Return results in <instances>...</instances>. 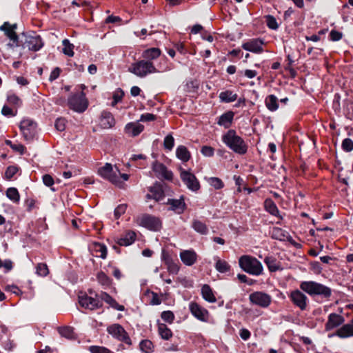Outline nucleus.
<instances>
[{"label":"nucleus","mask_w":353,"mask_h":353,"mask_svg":"<svg viewBox=\"0 0 353 353\" xmlns=\"http://www.w3.org/2000/svg\"><path fill=\"white\" fill-rule=\"evenodd\" d=\"M344 322L345 319L343 316L336 313L330 314L325 325V330L330 331L340 325L342 326L336 332L330 334L329 337L338 336L343 339L353 337V319L348 323L343 324Z\"/></svg>","instance_id":"f257e3e1"},{"label":"nucleus","mask_w":353,"mask_h":353,"mask_svg":"<svg viewBox=\"0 0 353 353\" xmlns=\"http://www.w3.org/2000/svg\"><path fill=\"white\" fill-rule=\"evenodd\" d=\"M222 141L230 150L238 154H245L248 151V145L239 137L234 130H229L222 136Z\"/></svg>","instance_id":"f03ea898"},{"label":"nucleus","mask_w":353,"mask_h":353,"mask_svg":"<svg viewBox=\"0 0 353 353\" xmlns=\"http://www.w3.org/2000/svg\"><path fill=\"white\" fill-rule=\"evenodd\" d=\"M300 288L310 296H320L328 299L332 295V290L321 283L313 281H302Z\"/></svg>","instance_id":"7ed1b4c3"},{"label":"nucleus","mask_w":353,"mask_h":353,"mask_svg":"<svg viewBox=\"0 0 353 353\" xmlns=\"http://www.w3.org/2000/svg\"><path fill=\"white\" fill-rule=\"evenodd\" d=\"M239 263L241 268L250 274L259 276L263 273V265L255 257L243 255L239 258Z\"/></svg>","instance_id":"20e7f679"},{"label":"nucleus","mask_w":353,"mask_h":353,"mask_svg":"<svg viewBox=\"0 0 353 353\" xmlns=\"http://www.w3.org/2000/svg\"><path fill=\"white\" fill-rule=\"evenodd\" d=\"M128 72L144 78L150 74L159 72V70L152 61L143 59L132 63L128 68Z\"/></svg>","instance_id":"39448f33"},{"label":"nucleus","mask_w":353,"mask_h":353,"mask_svg":"<svg viewBox=\"0 0 353 353\" xmlns=\"http://www.w3.org/2000/svg\"><path fill=\"white\" fill-rule=\"evenodd\" d=\"M98 174L103 179L109 181L115 185L121 188L123 185L119 176V170L117 168L115 170L113 169L112 164L106 163L103 166L98 170Z\"/></svg>","instance_id":"423d86ee"},{"label":"nucleus","mask_w":353,"mask_h":353,"mask_svg":"<svg viewBox=\"0 0 353 353\" xmlns=\"http://www.w3.org/2000/svg\"><path fill=\"white\" fill-rule=\"evenodd\" d=\"M21 39L22 48H28V50L32 51H38L43 46L42 39L35 32H32L30 34L23 33Z\"/></svg>","instance_id":"0eeeda50"},{"label":"nucleus","mask_w":353,"mask_h":353,"mask_svg":"<svg viewBox=\"0 0 353 353\" xmlns=\"http://www.w3.org/2000/svg\"><path fill=\"white\" fill-rule=\"evenodd\" d=\"M68 105L77 112H83L88 108V102L83 92L72 94L68 98Z\"/></svg>","instance_id":"6e6552de"},{"label":"nucleus","mask_w":353,"mask_h":353,"mask_svg":"<svg viewBox=\"0 0 353 353\" xmlns=\"http://www.w3.org/2000/svg\"><path fill=\"white\" fill-rule=\"evenodd\" d=\"M137 222L139 225L152 231H159L161 228L160 219L150 214H143L139 216Z\"/></svg>","instance_id":"1a4fd4ad"},{"label":"nucleus","mask_w":353,"mask_h":353,"mask_svg":"<svg viewBox=\"0 0 353 353\" xmlns=\"http://www.w3.org/2000/svg\"><path fill=\"white\" fill-rule=\"evenodd\" d=\"M107 331L114 338L123 342L128 346L132 345V341L128 334L121 325L117 323L113 324L107 328Z\"/></svg>","instance_id":"9d476101"},{"label":"nucleus","mask_w":353,"mask_h":353,"mask_svg":"<svg viewBox=\"0 0 353 353\" xmlns=\"http://www.w3.org/2000/svg\"><path fill=\"white\" fill-rule=\"evenodd\" d=\"M19 128L26 141L32 140L37 134V123L30 119L22 120Z\"/></svg>","instance_id":"9b49d317"},{"label":"nucleus","mask_w":353,"mask_h":353,"mask_svg":"<svg viewBox=\"0 0 353 353\" xmlns=\"http://www.w3.org/2000/svg\"><path fill=\"white\" fill-rule=\"evenodd\" d=\"M249 299L252 304L264 308L268 307L272 302L271 296L261 291L251 293L249 295Z\"/></svg>","instance_id":"f8f14e48"},{"label":"nucleus","mask_w":353,"mask_h":353,"mask_svg":"<svg viewBox=\"0 0 353 353\" xmlns=\"http://www.w3.org/2000/svg\"><path fill=\"white\" fill-rule=\"evenodd\" d=\"M180 176L182 181L187 188L193 191L196 192L200 188V183L195 175L189 171L181 170Z\"/></svg>","instance_id":"ddd939ff"},{"label":"nucleus","mask_w":353,"mask_h":353,"mask_svg":"<svg viewBox=\"0 0 353 353\" xmlns=\"http://www.w3.org/2000/svg\"><path fill=\"white\" fill-rule=\"evenodd\" d=\"M293 304L301 310H305L307 306L308 299L307 296L299 290L292 291L289 296Z\"/></svg>","instance_id":"4468645a"},{"label":"nucleus","mask_w":353,"mask_h":353,"mask_svg":"<svg viewBox=\"0 0 353 353\" xmlns=\"http://www.w3.org/2000/svg\"><path fill=\"white\" fill-rule=\"evenodd\" d=\"M79 303L81 307L90 310L100 308L103 305L100 299H95L86 294L79 296Z\"/></svg>","instance_id":"2eb2a0df"},{"label":"nucleus","mask_w":353,"mask_h":353,"mask_svg":"<svg viewBox=\"0 0 353 353\" xmlns=\"http://www.w3.org/2000/svg\"><path fill=\"white\" fill-rule=\"evenodd\" d=\"M189 308L192 314L198 320L203 322H207L208 321V311L200 306L198 303L195 302H191L189 305Z\"/></svg>","instance_id":"dca6fc26"},{"label":"nucleus","mask_w":353,"mask_h":353,"mask_svg":"<svg viewBox=\"0 0 353 353\" xmlns=\"http://www.w3.org/2000/svg\"><path fill=\"white\" fill-rule=\"evenodd\" d=\"M152 170L155 172L157 176L159 179L172 180V172L168 170L166 166L161 163L155 161L152 164Z\"/></svg>","instance_id":"f3484780"},{"label":"nucleus","mask_w":353,"mask_h":353,"mask_svg":"<svg viewBox=\"0 0 353 353\" xmlns=\"http://www.w3.org/2000/svg\"><path fill=\"white\" fill-rule=\"evenodd\" d=\"M167 204L170 206L169 210H172L179 214H182L186 208V204L183 195L181 196L179 199H168Z\"/></svg>","instance_id":"a211bd4d"},{"label":"nucleus","mask_w":353,"mask_h":353,"mask_svg":"<svg viewBox=\"0 0 353 353\" xmlns=\"http://www.w3.org/2000/svg\"><path fill=\"white\" fill-rule=\"evenodd\" d=\"M163 184L156 182L152 186L149 188L151 194H147L148 199L152 198L157 201H161L165 196Z\"/></svg>","instance_id":"6ab92c4d"},{"label":"nucleus","mask_w":353,"mask_h":353,"mask_svg":"<svg viewBox=\"0 0 353 353\" xmlns=\"http://www.w3.org/2000/svg\"><path fill=\"white\" fill-rule=\"evenodd\" d=\"M263 44V42L261 40L254 39L243 43L242 48L245 50L254 53H261L263 50L262 47Z\"/></svg>","instance_id":"aec40b11"},{"label":"nucleus","mask_w":353,"mask_h":353,"mask_svg":"<svg viewBox=\"0 0 353 353\" xmlns=\"http://www.w3.org/2000/svg\"><path fill=\"white\" fill-rule=\"evenodd\" d=\"M136 237L137 234L135 232L128 230L122 236L117 238L116 243L120 246H128L135 241Z\"/></svg>","instance_id":"412c9836"},{"label":"nucleus","mask_w":353,"mask_h":353,"mask_svg":"<svg viewBox=\"0 0 353 353\" xmlns=\"http://www.w3.org/2000/svg\"><path fill=\"white\" fill-rule=\"evenodd\" d=\"M180 258L185 265L191 266L196 261L197 254L192 250H183L180 253Z\"/></svg>","instance_id":"4be33fe9"},{"label":"nucleus","mask_w":353,"mask_h":353,"mask_svg":"<svg viewBox=\"0 0 353 353\" xmlns=\"http://www.w3.org/2000/svg\"><path fill=\"white\" fill-rule=\"evenodd\" d=\"M99 296L101 302L103 301L106 303L109 304L112 308L118 311H123L125 307L123 305H119L117 301L113 299L110 294L106 292H101L100 295H96Z\"/></svg>","instance_id":"5701e85b"},{"label":"nucleus","mask_w":353,"mask_h":353,"mask_svg":"<svg viewBox=\"0 0 353 353\" xmlns=\"http://www.w3.org/2000/svg\"><path fill=\"white\" fill-rule=\"evenodd\" d=\"M270 236L276 240L279 241H289L292 239V237L290 236L289 233L285 230L280 228L274 227L270 231Z\"/></svg>","instance_id":"b1692460"},{"label":"nucleus","mask_w":353,"mask_h":353,"mask_svg":"<svg viewBox=\"0 0 353 353\" xmlns=\"http://www.w3.org/2000/svg\"><path fill=\"white\" fill-rule=\"evenodd\" d=\"M234 116L233 112L228 111L218 118L217 124L225 128H229L232 125Z\"/></svg>","instance_id":"393cba45"},{"label":"nucleus","mask_w":353,"mask_h":353,"mask_svg":"<svg viewBox=\"0 0 353 353\" xmlns=\"http://www.w3.org/2000/svg\"><path fill=\"white\" fill-rule=\"evenodd\" d=\"M100 123L103 128L108 129L112 128L115 124L113 115L110 112H102Z\"/></svg>","instance_id":"a878e982"},{"label":"nucleus","mask_w":353,"mask_h":353,"mask_svg":"<svg viewBox=\"0 0 353 353\" xmlns=\"http://www.w3.org/2000/svg\"><path fill=\"white\" fill-rule=\"evenodd\" d=\"M143 125L139 123H129L125 127L126 133L132 136H137L143 130Z\"/></svg>","instance_id":"bb28decb"},{"label":"nucleus","mask_w":353,"mask_h":353,"mask_svg":"<svg viewBox=\"0 0 353 353\" xmlns=\"http://www.w3.org/2000/svg\"><path fill=\"white\" fill-rule=\"evenodd\" d=\"M161 54V50L157 48H151L144 50L142 57L144 60L150 61L157 59Z\"/></svg>","instance_id":"cd10ccee"},{"label":"nucleus","mask_w":353,"mask_h":353,"mask_svg":"<svg viewBox=\"0 0 353 353\" xmlns=\"http://www.w3.org/2000/svg\"><path fill=\"white\" fill-rule=\"evenodd\" d=\"M265 208L270 214L273 216L279 217L280 219H283V216L280 214L279 210L275 204V203L271 199H266L265 201Z\"/></svg>","instance_id":"c85d7f7f"},{"label":"nucleus","mask_w":353,"mask_h":353,"mask_svg":"<svg viewBox=\"0 0 353 353\" xmlns=\"http://www.w3.org/2000/svg\"><path fill=\"white\" fill-rule=\"evenodd\" d=\"M162 256L165 265H167V269L169 273L176 274L179 270V267L178 265L174 263L170 257L166 256L164 253V251L163 252Z\"/></svg>","instance_id":"c756f323"},{"label":"nucleus","mask_w":353,"mask_h":353,"mask_svg":"<svg viewBox=\"0 0 353 353\" xmlns=\"http://www.w3.org/2000/svg\"><path fill=\"white\" fill-rule=\"evenodd\" d=\"M266 108L271 112H274L279 108L278 98L274 94H270L265 99Z\"/></svg>","instance_id":"7c9ffc66"},{"label":"nucleus","mask_w":353,"mask_h":353,"mask_svg":"<svg viewBox=\"0 0 353 353\" xmlns=\"http://www.w3.org/2000/svg\"><path fill=\"white\" fill-rule=\"evenodd\" d=\"M201 294L203 298L209 303H215L216 297L214 295L212 288L210 285L205 284L201 288Z\"/></svg>","instance_id":"2f4dec72"},{"label":"nucleus","mask_w":353,"mask_h":353,"mask_svg":"<svg viewBox=\"0 0 353 353\" xmlns=\"http://www.w3.org/2000/svg\"><path fill=\"white\" fill-rule=\"evenodd\" d=\"M176 157L183 162H187L191 157V154L188 148L184 145H179L176 150Z\"/></svg>","instance_id":"473e14b6"},{"label":"nucleus","mask_w":353,"mask_h":353,"mask_svg":"<svg viewBox=\"0 0 353 353\" xmlns=\"http://www.w3.org/2000/svg\"><path fill=\"white\" fill-rule=\"evenodd\" d=\"M191 227L198 233L201 234H207L208 228L205 223L198 220L194 219L192 222Z\"/></svg>","instance_id":"72a5a7b5"},{"label":"nucleus","mask_w":353,"mask_h":353,"mask_svg":"<svg viewBox=\"0 0 353 353\" xmlns=\"http://www.w3.org/2000/svg\"><path fill=\"white\" fill-rule=\"evenodd\" d=\"M219 99L221 102L230 103L237 99V94L231 90H225L219 94Z\"/></svg>","instance_id":"f704fd0d"},{"label":"nucleus","mask_w":353,"mask_h":353,"mask_svg":"<svg viewBox=\"0 0 353 353\" xmlns=\"http://www.w3.org/2000/svg\"><path fill=\"white\" fill-rule=\"evenodd\" d=\"M59 334L68 339H75L76 335L74 332L73 327L70 326L60 327L58 328Z\"/></svg>","instance_id":"c9c22d12"},{"label":"nucleus","mask_w":353,"mask_h":353,"mask_svg":"<svg viewBox=\"0 0 353 353\" xmlns=\"http://www.w3.org/2000/svg\"><path fill=\"white\" fill-rule=\"evenodd\" d=\"M158 332L163 339L169 340L172 336V332L164 323L158 324Z\"/></svg>","instance_id":"e433bc0d"},{"label":"nucleus","mask_w":353,"mask_h":353,"mask_svg":"<svg viewBox=\"0 0 353 353\" xmlns=\"http://www.w3.org/2000/svg\"><path fill=\"white\" fill-rule=\"evenodd\" d=\"M264 262L270 272H276L280 268L279 263L274 256H266Z\"/></svg>","instance_id":"4c0bfd02"},{"label":"nucleus","mask_w":353,"mask_h":353,"mask_svg":"<svg viewBox=\"0 0 353 353\" xmlns=\"http://www.w3.org/2000/svg\"><path fill=\"white\" fill-rule=\"evenodd\" d=\"M214 259L216 261L215 268L218 272L225 273L230 270V265L225 261L221 260L218 256Z\"/></svg>","instance_id":"58836bf2"},{"label":"nucleus","mask_w":353,"mask_h":353,"mask_svg":"<svg viewBox=\"0 0 353 353\" xmlns=\"http://www.w3.org/2000/svg\"><path fill=\"white\" fill-rule=\"evenodd\" d=\"M10 23L9 22H4L2 26H0V30L3 31L7 37L10 39H19V36L16 34L14 31H13L10 28Z\"/></svg>","instance_id":"ea45409f"},{"label":"nucleus","mask_w":353,"mask_h":353,"mask_svg":"<svg viewBox=\"0 0 353 353\" xmlns=\"http://www.w3.org/2000/svg\"><path fill=\"white\" fill-rule=\"evenodd\" d=\"M97 281L103 287L107 288L111 285V279L103 272L101 271L97 274Z\"/></svg>","instance_id":"a19ab883"},{"label":"nucleus","mask_w":353,"mask_h":353,"mask_svg":"<svg viewBox=\"0 0 353 353\" xmlns=\"http://www.w3.org/2000/svg\"><path fill=\"white\" fill-rule=\"evenodd\" d=\"M6 196L10 200L13 201L14 203H18L19 201V193L17 189L15 188H9L6 190Z\"/></svg>","instance_id":"79ce46f5"},{"label":"nucleus","mask_w":353,"mask_h":353,"mask_svg":"<svg viewBox=\"0 0 353 353\" xmlns=\"http://www.w3.org/2000/svg\"><path fill=\"white\" fill-rule=\"evenodd\" d=\"M140 350L145 353H151L154 350V345L151 341L145 339L142 340L140 343Z\"/></svg>","instance_id":"37998d69"},{"label":"nucleus","mask_w":353,"mask_h":353,"mask_svg":"<svg viewBox=\"0 0 353 353\" xmlns=\"http://www.w3.org/2000/svg\"><path fill=\"white\" fill-rule=\"evenodd\" d=\"M62 44L63 46V52L69 57H72L74 55V45L70 43V41L67 39H65L62 41Z\"/></svg>","instance_id":"c03bdc74"},{"label":"nucleus","mask_w":353,"mask_h":353,"mask_svg":"<svg viewBox=\"0 0 353 353\" xmlns=\"http://www.w3.org/2000/svg\"><path fill=\"white\" fill-rule=\"evenodd\" d=\"M174 145V139L172 134H168L163 140V146L165 150L171 151Z\"/></svg>","instance_id":"a18cd8bd"},{"label":"nucleus","mask_w":353,"mask_h":353,"mask_svg":"<svg viewBox=\"0 0 353 353\" xmlns=\"http://www.w3.org/2000/svg\"><path fill=\"white\" fill-rule=\"evenodd\" d=\"M36 273L41 276H46L48 274L49 270L46 263H38L36 267Z\"/></svg>","instance_id":"49530a36"},{"label":"nucleus","mask_w":353,"mask_h":353,"mask_svg":"<svg viewBox=\"0 0 353 353\" xmlns=\"http://www.w3.org/2000/svg\"><path fill=\"white\" fill-rule=\"evenodd\" d=\"M209 183L216 190L221 189L224 185L223 181L217 177L210 178Z\"/></svg>","instance_id":"de8ad7c7"},{"label":"nucleus","mask_w":353,"mask_h":353,"mask_svg":"<svg viewBox=\"0 0 353 353\" xmlns=\"http://www.w3.org/2000/svg\"><path fill=\"white\" fill-rule=\"evenodd\" d=\"M266 24L272 30H276L279 28L276 19L272 15L266 16Z\"/></svg>","instance_id":"09e8293b"},{"label":"nucleus","mask_w":353,"mask_h":353,"mask_svg":"<svg viewBox=\"0 0 353 353\" xmlns=\"http://www.w3.org/2000/svg\"><path fill=\"white\" fill-rule=\"evenodd\" d=\"M123 95V91L121 88H118L113 94L112 105L114 106L118 102H119L122 99Z\"/></svg>","instance_id":"8fccbe9b"},{"label":"nucleus","mask_w":353,"mask_h":353,"mask_svg":"<svg viewBox=\"0 0 353 353\" xmlns=\"http://www.w3.org/2000/svg\"><path fill=\"white\" fill-rule=\"evenodd\" d=\"M96 251L100 253L99 256L102 259H105L107 256V248L105 245L100 243L95 244Z\"/></svg>","instance_id":"3c124183"},{"label":"nucleus","mask_w":353,"mask_h":353,"mask_svg":"<svg viewBox=\"0 0 353 353\" xmlns=\"http://www.w3.org/2000/svg\"><path fill=\"white\" fill-rule=\"evenodd\" d=\"M161 319L169 323H172L174 319V315L171 311H164L161 313Z\"/></svg>","instance_id":"603ef678"},{"label":"nucleus","mask_w":353,"mask_h":353,"mask_svg":"<svg viewBox=\"0 0 353 353\" xmlns=\"http://www.w3.org/2000/svg\"><path fill=\"white\" fill-rule=\"evenodd\" d=\"M19 170V168L15 165L8 166L6 170V177L8 179H12Z\"/></svg>","instance_id":"864d4df0"},{"label":"nucleus","mask_w":353,"mask_h":353,"mask_svg":"<svg viewBox=\"0 0 353 353\" xmlns=\"http://www.w3.org/2000/svg\"><path fill=\"white\" fill-rule=\"evenodd\" d=\"M89 350L91 353H112L108 348L101 346H90Z\"/></svg>","instance_id":"5fc2aeb1"},{"label":"nucleus","mask_w":353,"mask_h":353,"mask_svg":"<svg viewBox=\"0 0 353 353\" xmlns=\"http://www.w3.org/2000/svg\"><path fill=\"white\" fill-rule=\"evenodd\" d=\"M342 148L346 152H350L353 150V141L349 138H346L343 141Z\"/></svg>","instance_id":"6e6d98bb"},{"label":"nucleus","mask_w":353,"mask_h":353,"mask_svg":"<svg viewBox=\"0 0 353 353\" xmlns=\"http://www.w3.org/2000/svg\"><path fill=\"white\" fill-rule=\"evenodd\" d=\"M8 101L13 105H19L21 103L20 99L13 93L9 92L7 95Z\"/></svg>","instance_id":"4d7b16f0"},{"label":"nucleus","mask_w":353,"mask_h":353,"mask_svg":"<svg viewBox=\"0 0 353 353\" xmlns=\"http://www.w3.org/2000/svg\"><path fill=\"white\" fill-rule=\"evenodd\" d=\"M201 152L203 156L210 157L214 155V150L211 146L204 145L201 148Z\"/></svg>","instance_id":"13d9d810"},{"label":"nucleus","mask_w":353,"mask_h":353,"mask_svg":"<svg viewBox=\"0 0 353 353\" xmlns=\"http://www.w3.org/2000/svg\"><path fill=\"white\" fill-rule=\"evenodd\" d=\"M65 120L63 118H58L55 121V128L58 131L62 132L65 129Z\"/></svg>","instance_id":"bf43d9fd"},{"label":"nucleus","mask_w":353,"mask_h":353,"mask_svg":"<svg viewBox=\"0 0 353 353\" xmlns=\"http://www.w3.org/2000/svg\"><path fill=\"white\" fill-rule=\"evenodd\" d=\"M127 209V205L121 204L119 205L114 210V216L117 219H119L123 214L125 213Z\"/></svg>","instance_id":"052dcab7"},{"label":"nucleus","mask_w":353,"mask_h":353,"mask_svg":"<svg viewBox=\"0 0 353 353\" xmlns=\"http://www.w3.org/2000/svg\"><path fill=\"white\" fill-rule=\"evenodd\" d=\"M10 42L6 44V46L9 49H13L14 47H19L22 46V39H17V41L15 39H10Z\"/></svg>","instance_id":"680f3d73"},{"label":"nucleus","mask_w":353,"mask_h":353,"mask_svg":"<svg viewBox=\"0 0 353 353\" xmlns=\"http://www.w3.org/2000/svg\"><path fill=\"white\" fill-rule=\"evenodd\" d=\"M343 34L339 31L332 30L330 33V39L333 41H339L342 38Z\"/></svg>","instance_id":"e2e57ef3"},{"label":"nucleus","mask_w":353,"mask_h":353,"mask_svg":"<svg viewBox=\"0 0 353 353\" xmlns=\"http://www.w3.org/2000/svg\"><path fill=\"white\" fill-rule=\"evenodd\" d=\"M61 70L59 68L57 67L55 68L50 73V75L49 77V81H53L55 79H57L59 76L60 75Z\"/></svg>","instance_id":"0e129e2a"},{"label":"nucleus","mask_w":353,"mask_h":353,"mask_svg":"<svg viewBox=\"0 0 353 353\" xmlns=\"http://www.w3.org/2000/svg\"><path fill=\"white\" fill-rule=\"evenodd\" d=\"M155 119H156V116L154 115L153 114L145 113V114H143L141 116L140 121H143V122L151 121L155 120Z\"/></svg>","instance_id":"69168bd1"},{"label":"nucleus","mask_w":353,"mask_h":353,"mask_svg":"<svg viewBox=\"0 0 353 353\" xmlns=\"http://www.w3.org/2000/svg\"><path fill=\"white\" fill-rule=\"evenodd\" d=\"M1 113L6 117H13L15 115V114L13 112V110L6 105L2 108Z\"/></svg>","instance_id":"338daca9"},{"label":"nucleus","mask_w":353,"mask_h":353,"mask_svg":"<svg viewBox=\"0 0 353 353\" xmlns=\"http://www.w3.org/2000/svg\"><path fill=\"white\" fill-rule=\"evenodd\" d=\"M43 182L46 186L50 187L54 184V179L50 175L45 174L43 176Z\"/></svg>","instance_id":"774afa93"}]
</instances>
